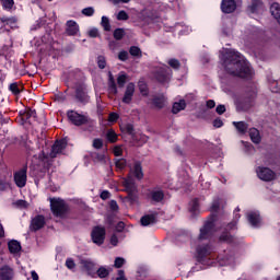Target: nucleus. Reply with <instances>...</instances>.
<instances>
[{"instance_id": "obj_52", "label": "nucleus", "mask_w": 280, "mask_h": 280, "mask_svg": "<svg viewBox=\"0 0 280 280\" xmlns=\"http://www.w3.org/2000/svg\"><path fill=\"white\" fill-rule=\"evenodd\" d=\"M82 14L84 16H93V14H95V9H93V7H88V8H84L82 10Z\"/></svg>"}, {"instance_id": "obj_4", "label": "nucleus", "mask_w": 280, "mask_h": 280, "mask_svg": "<svg viewBox=\"0 0 280 280\" xmlns=\"http://www.w3.org/2000/svg\"><path fill=\"white\" fill-rule=\"evenodd\" d=\"M50 202V211L56 218H66L69 213V205L65 199L54 197L49 199Z\"/></svg>"}, {"instance_id": "obj_44", "label": "nucleus", "mask_w": 280, "mask_h": 280, "mask_svg": "<svg viewBox=\"0 0 280 280\" xmlns=\"http://www.w3.org/2000/svg\"><path fill=\"white\" fill-rule=\"evenodd\" d=\"M80 34V26L75 21H71V36H78Z\"/></svg>"}, {"instance_id": "obj_33", "label": "nucleus", "mask_w": 280, "mask_h": 280, "mask_svg": "<svg viewBox=\"0 0 280 280\" xmlns=\"http://www.w3.org/2000/svg\"><path fill=\"white\" fill-rule=\"evenodd\" d=\"M110 275V271L106 269V267L101 266L100 268H96V279H106Z\"/></svg>"}, {"instance_id": "obj_28", "label": "nucleus", "mask_w": 280, "mask_h": 280, "mask_svg": "<svg viewBox=\"0 0 280 280\" xmlns=\"http://www.w3.org/2000/svg\"><path fill=\"white\" fill-rule=\"evenodd\" d=\"M233 126L240 135H246L248 132V124L246 121H233Z\"/></svg>"}, {"instance_id": "obj_26", "label": "nucleus", "mask_w": 280, "mask_h": 280, "mask_svg": "<svg viewBox=\"0 0 280 280\" xmlns=\"http://www.w3.org/2000/svg\"><path fill=\"white\" fill-rule=\"evenodd\" d=\"M247 220L252 226H259V222H261V217L257 212H249L247 214Z\"/></svg>"}, {"instance_id": "obj_13", "label": "nucleus", "mask_w": 280, "mask_h": 280, "mask_svg": "<svg viewBox=\"0 0 280 280\" xmlns=\"http://www.w3.org/2000/svg\"><path fill=\"white\" fill-rule=\"evenodd\" d=\"M68 143H69V138L57 140L51 147V151L49 153L50 159H56L58 154H65V150H67Z\"/></svg>"}, {"instance_id": "obj_11", "label": "nucleus", "mask_w": 280, "mask_h": 280, "mask_svg": "<svg viewBox=\"0 0 280 280\" xmlns=\"http://www.w3.org/2000/svg\"><path fill=\"white\" fill-rule=\"evenodd\" d=\"M91 240L96 246H102L106 240V229L100 225L94 226L91 232Z\"/></svg>"}, {"instance_id": "obj_25", "label": "nucleus", "mask_w": 280, "mask_h": 280, "mask_svg": "<svg viewBox=\"0 0 280 280\" xmlns=\"http://www.w3.org/2000/svg\"><path fill=\"white\" fill-rule=\"evenodd\" d=\"M151 104L153 108H156L158 110H163L165 108V98L163 96H153L151 100Z\"/></svg>"}, {"instance_id": "obj_29", "label": "nucleus", "mask_w": 280, "mask_h": 280, "mask_svg": "<svg viewBox=\"0 0 280 280\" xmlns=\"http://www.w3.org/2000/svg\"><path fill=\"white\" fill-rule=\"evenodd\" d=\"M189 211L191 212L192 217L198 215L200 211V202L198 201V198H195L189 203Z\"/></svg>"}, {"instance_id": "obj_2", "label": "nucleus", "mask_w": 280, "mask_h": 280, "mask_svg": "<svg viewBox=\"0 0 280 280\" xmlns=\"http://www.w3.org/2000/svg\"><path fill=\"white\" fill-rule=\"evenodd\" d=\"M211 244L198 245L196 248V261L202 266H213L215 260L211 259Z\"/></svg>"}, {"instance_id": "obj_36", "label": "nucleus", "mask_w": 280, "mask_h": 280, "mask_svg": "<svg viewBox=\"0 0 280 280\" xmlns=\"http://www.w3.org/2000/svg\"><path fill=\"white\" fill-rule=\"evenodd\" d=\"M91 159L94 163H104L106 155H104V153L93 152L91 153Z\"/></svg>"}, {"instance_id": "obj_17", "label": "nucleus", "mask_w": 280, "mask_h": 280, "mask_svg": "<svg viewBox=\"0 0 280 280\" xmlns=\"http://www.w3.org/2000/svg\"><path fill=\"white\" fill-rule=\"evenodd\" d=\"M89 121H91L89 116L71 110V124H73V126H85Z\"/></svg>"}, {"instance_id": "obj_7", "label": "nucleus", "mask_w": 280, "mask_h": 280, "mask_svg": "<svg viewBox=\"0 0 280 280\" xmlns=\"http://www.w3.org/2000/svg\"><path fill=\"white\" fill-rule=\"evenodd\" d=\"M145 199L151 205H163L165 200V190L161 186L147 189Z\"/></svg>"}, {"instance_id": "obj_3", "label": "nucleus", "mask_w": 280, "mask_h": 280, "mask_svg": "<svg viewBox=\"0 0 280 280\" xmlns=\"http://www.w3.org/2000/svg\"><path fill=\"white\" fill-rule=\"evenodd\" d=\"M218 221L217 214H210L208 220L199 230L198 240L202 242L203 240H211L215 233V222Z\"/></svg>"}, {"instance_id": "obj_39", "label": "nucleus", "mask_w": 280, "mask_h": 280, "mask_svg": "<svg viewBox=\"0 0 280 280\" xmlns=\"http://www.w3.org/2000/svg\"><path fill=\"white\" fill-rule=\"evenodd\" d=\"M115 167L116 170H119L121 172L126 170V167H128V162L126 161V159H118L115 161Z\"/></svg>"}, {"instance_id": "obj_22", "label": "nucleus", "mask_w": 280, "mask_h": 280, "mask_svg": "<svg viewBox=\"0 0 280 280\" xmlns=\"http://www.w3.org/2000/svg\"><path fill=\"white\" fill-rule=\"evenodd\" d=\"M14 279V269L10 266H3L0 268V280H12Z\"/></svg>"}, {"instance_id": "obj_50", "label": "nucleus", "mask_w": 280, "mask_h": 280, "mask_svg": "<svg viewBox=\"0 0 280 280\" xmlns=\"http://www.w3.org/2000/svg\"><path fill=\"white\" fill-rule=\"evenodd\" d=\"M4 10H12L14 8V0H2Z\"/></svg>"}, {"instance_id": "obj_14", "label": "nucleus", "mask_w": 280, "mask_h": 280, "mask_svg": "<svg viewBox=\"0 0 280 280\" xmlns=\"http://www.w3.org/2000/svg\"><path fill=\"white\" fill-rule=\"evenodd\" d=\"M128 167L130 168L129 174L127 176H130L132 178V176L136 177V180H143V166L141 165V162L136 161L132 165L128 164Z\"/></svg>"}, {"instance_id": "obj_35", "label": "nucleus", "mask_w": 280, "mask_h": 280, "mask_svg": "<svg viewBox=\"0 0 280 280\" xmlns=\"http://www.w3.org/2000/svg\"><path fill=\"white\" fill-rule=\"evenodd\" d=\"M101 27H103L104 32H110L112 31L110 20L108 19V16H106V15L102 16Z\"/></svg>"}, {"instance_id": "obj_34", "label": "nucleus", "mask_w": 280, "mask_h": 280, "mask_svg": "<svg viewBox=\"0 0 280 280\" xmlns=\"http://www.w3.org/2000/svg\"><path fill=\"white\" fill-rule=\"evenodd\" d=\"M108 84H109V91H112L114 95H117L118 93L117 83L115 82V77H113L112 72H109V75H108Z\"/></svg>"}, {"instance_id": "obj_8", "label": "nucleus", "mask_w": 280, "mask_h": 280, "mask_svg": "<svg viewBox=\"0 0 280 280\" xmlns=\"http://www.w3.org/2000/svg\"><path fill=\"white\" fill-rule=\"evenodd\" d=\"M74 101L81 106H86L91 102V96H89V90H86V84L84 82L78 83L74 88Z\"/></svg>"}, {"instance_id": "obj_43", "label": "nucleus", "mask_w": 280, "mask_h": 280, "mask_svg": "<svg viewBox=\"0 0 280 280\" xmlns=\"http://www.w3.org/2000/svg\"><path fill=\"white\" fill-rule=\"evenodd\" d=\"M92 145L95 150H102L104 148V140L101 138H95Z\"/></svg>"}, {"instance_id": "obj_55", "label": "nucleus", "mask_w": 280, "mask_h": 280, "mask_svg": "<svg viewBox=\"0 0 280 280\" xmlns=\"http://www.w3.org/2000/svg\"><path fill=\"white\" fill-rule=\"evenodd\" d=\"M116 280H128V278H126V271H124V269H119L117 271Z\"/></svg>"}, {"instance_id": "obj_59", "label": "nucleus", "mask_w": 280, "mask_h": 280, "mask_svg": "<svg viewBox=\"0 0 280 280\" xmlns=\"http://www.w3.org/2000/svg\"><path fill=\"white\" fill-rule=\"evenodd\" d=\"M15 205H16V207H20V209H27V207H28V203L25 200H18L15 202Z\"/></svg>"}, {"instance_id": "obj_42", "label": "nucleus", "mask_w": 280, "mask_h": 280, "mask_svg": "<svg viewBox=\"0 0 280 280\" xmlns=\"http://www.w3.org/2000/svg\"><path fill=\"white\" fill-rule=\"evenodd\" d=\"M9 91H11L13 95H20L22 90L19 88V83H11L9 85Z\"/></svg>"}, {"instance_id": "obj_38", "label": "nucleus", "mask_w": 280, "mask_h": 280, "mask_svg": "<svg viewBox=\"0 0 280 280\" xmlns=\"http://www.w3.org/2000/svg\"><path fill=\"white\" fill-rule=\"evenodd\" d=\"M121 132H126V135H129L130 137H135V125L127 124L121 127Z\"/></svg>"}, {"instance_id": "obj_12", "label": "nucleus", "mask_w": 280, "mask_h": 280, "mask_svg": "<svg viewBox=\"0 0 280 280\" xmlns=\"http://www.w3.org/2000/svg\"><path fill=\"white\" fill-rule=\"evenodd\" d=\"M256 174L260 180L265 183H272L277 178V173L266 166L256 167Z\"/></svg>"}, {"instance_id": "obj_21", "label": "nucleus", "mask_w": 280, "mask_h": 280, "mask_svg": "<svg viewBox=\"0 0 280 280\" xmlns=\"http://www.w3.org/2000/svg\"><path fill=\"white\" fill-rule=\"evenodd\" d=\"M133 96H135V83L130 82L127 84V88L122 97V103L130 104L132 102Z\"/></svg>"}, {"instance_id": "obj_61", "label": "nucleus", "mask_w": 280, "mask_h": 280, "mask_svg": "<svg viewBox=\"0 0 280 280\" xmlns=\"http://www.w3.org/2000/svg\"><path fill=\"white\" fill-rule=\"evenodd\" d=\"M113 36H126V31L124 28H116Z\"/></svg>"}, {"instance_id": "obj_54", "label": "nucleus", "mask_w": 280, "mask_h": 280, "mask_svg": "<svg viewBox=\"0 0 280 280\" xmlns=\"http://www.w3.org/2000/svg\"><path fill=\"white\" fill-rule=\"evenodd\" d=\"M26 119H32V117L36 118V109L28 108L25 112Z\"/></svg>"}, {"instance_id": "obj_64", "label": "nucleus", "mask_w": 280, "mask_h": 280, "mask_svg": "<svg viewBox=\"0 0 280 280\" xmlns=\"http://www.w3.org/2000/svg\"><path fill=\"white\" fill-rule=\"evenodd\" d=\"M56 100H57V102L62 103L67 100V94L59 93L56 95Z\"/></svg>"}, {"instance_id": "obj_15", "label": "nucleus", "mask_w": 280, "mask_h": 280, "mask_svg": "<svg viewBox=\"0 0 280 280\" xmlns=\"http://www.w3.org/2000/svg\"><path fill=\"white\" fill-rule=\"evenodd\" d=\"M14 183L16 187H20V189H23V187L27 185V167L14 173Z\"/></svg>"}, {"instance_id": "obj_16", "label": "nucleus", "mask_w": 280, "mask_h": 280, "mask_svg": "<svg viewBox=\"0 0 280 280\" xmlns=\"http://www.w3.org/2000/svg\"><path fill=\"white\" fill-rule=\"evenodd\" d=\"M81 264L88 277H91L92 279H96L97 264H95L92 260H82Z\"/></svg>"}, {"instance_id": "obj_58", "label": "nucleus", "mask_w": 280, "mask_h": 280, "mask_svg": "<svg viewBox=\"0 0 280 280\" xmlns=\"http://www.w3.org/2000/svg\"><path fill=\"white\" fill-rule=\"evenodd\" d=\"M109 209L112 211H119V205H117L116 200H110L109 201Z\"/></svg>"}, {"instance_id": "obj_37", "label": "nucleus", "mask_w": 280, "mask_h": 280, "mask_svg": "<svg viewBox=\"0 0 280 280\" xmlns=\"http://www.w3.org/2000/svg\"><path fill=\"white\" fill-rule=\"evenodd\" d=\"M126 82H128V74L121 72L117 78L119 89H124V86H126Z\"/></svg>"}, {"instance_id": "obj_5", "label": "nucleus", "mask_w": 280, "mask_h": 280, "mask_svg": "<svg viewBox=\"0 0 280 280\" xmlns=\"http://www.w3.org/2000/svg\"><path fill=\"white\" fill-rule=\"evenodd\" d=\"M122 185L125 187V191H127V200L130 202V205H135V202L139 201V188L137 187V183L135 182V178H131L130 175L127 176Z\"/></svg>"}, {"instance_id": "obj_31", "label": "nucleus", "mask_w": 280, "mask_h": 280, "mask_svg": "<svg viewBox=\"0 0 280 280\" xmlns=\"http://www.w3.org/2000/svg\"><path fill=\"white\" fill-rule=\"evenodd\" d=\"M138 88L142 97H148V95H150V89L148 88V83H145L144 81H139Z\"/></svg>"}, {"instance_id": "obj_20", "label": "nucleus", "mask_w": 280, "mask_h": 280, "mask_svg": "<svg viewBox=\"0 0 280 280\" xmlns=\"http://www.w3.org/2000/svg\"><path fill=\"white\" fill-rule=\"evenodd\" d=\"M45 226V217L44 215H36L34 219L31 221L30 229L31 231H40Z\"/></svg>"}, {"instance_id": "obj_24", "label": "nucleus", "mask_w": 280, "mask_h": 280, "mask_svg": "<svg viewBox=\"0 0 280 280\" xmlns=\"http://www.w3.org/2000/svg\"><path fill=\"white\" fill-rule=\"evenodd\" d=\"M248 135L253 143H256V145L261 143V133H259V130L257 128H250L248 130Z\"/></svg>"}, {"instance_id": "obj_1", "label": "nucleus", "mask_w": 280, "mask_h": 280, "mask_svg": "<svg viewBox=\"0 0 280 280\" xmlns=\"http://www.w3.org/2000/svg\"><path fill=\"white\" fill-rule=\"evenodd\" d=\"M222 67L232 78H238L240 80H253L255 78V69L250 61L242 55V52L233 49H228L221 55Z\"/></svg>"}, {"instance_id": "obj_47", "label": "nucleus", "mask_w": 280, "mask_h": 280, "mask_svg": "<svg viewBox=\"0 0 280 280\" xmlns=\"http://www.w3.org/2000/svg\"><path fill=\"white\" fill-rule=\"evenodd\" d=\"M168 66L172 69L178 70V69H180V61H178V59L172 58L168 60Z\"/></svg>"}, {"instance_id": "obj_23", "label": "nucleus", "mask_w": 280, "mask_h": 280, "mask_svg": "<svg viewBox=\"0 0 280 280\" xmlns=\"http://www.w3.org/2000/svg\"><path fill=\"white\" fill-rule=\"evenodd\" d=\"M156 214H144L140 219L141 226H150V224H156Z\"/></svg>"}, {"instance_id": "obj_41", "label": "nucleus", "mask_w": 280, "mask_h": 280, "mask_svg": "<svg viewBox=\"0 0 280 280\" xmlns=\"http://www.w3.org/2000/svg\"><path fill=\"white\" fill-rule=\"evenodd\" d=\"M129 54L133 58H141V56H142L141 48H139V46H131L129 48Z\"/></svg>"}, {"instance_id": "obj_9", "label": "nucleus", "mask_w": 280, "mask_h": 280, "mask_svg": "<svg viewBox=\"0 0 280 280\" xmlns=\"http://www.w3.org/2000/svg\"><path fill=\"white\" fill-rule=\"evenodd\" d=\"M231 231H237V221H231L226 224L219 236V242H223L224 244H235V236L231 234Z\"/></svg>"}, {"instance_id": "obj_60", "label": "nucleus", "mask_w": 280, "mask_h": 280, "mask_svg": "<svg viewBox=\"0 0 280 280\" xmlns=\"http://www.w3.org/2000/svg\"><path fill=\"white\" fill-rule=\"evenodd\" d=\"M214 128H222V126H224V122L222 121V119L220 118H215L212 122Z\"/></svg>"}, {"instance_id": "obj_10", "label": "nucleus", "mask_w": 280, "mask_h": 280, "mask_svg": "<svg viewBox=\"0 0 280 280\" xmlns=\"http://www.w3.org/2000/svg\"><path fill=\"white\" fill-rule=\"evenodd\" d=\"M152 75L154 80H156V82H159L160 84H165L166 82H170L172 69H170V67L167 66L160 67L152 72Z\"/></svg>"}, {"instance_id": "obj_51", "label": "nucleus", "mask_w": 280, "mask_h": 280, "mask_svg": "<svg viewBox=\"0 0 280 280\" xmlns=\"http://www.w3.org/2000/svg\"><path fill=\"white\" fill-rule=\"evenodd\" d=\"M128 58H130V56L128 55L127 50L119 51L118 60H120L121 62H126V60H128Z\"/></svg>"}, {"instance_id": "obj_32", "label": "nucleus", "mask_w": 280, "mask_h": 280, "mask_svg": "<svg viewBox=\"0 0 280 280\" xmlns=\"http://www.w3.org/2000/svg\"><path fill=\"white\" fill-rule=\"evenodd\" d=\"M8 246L10 253H12L13 255L21 252V243H19L18 241H10Z\"/></svg>"}, {"instance_id": "obj_40", "label": "nucleus", "mask_w": 280, "mask_h": 280, "mask_svg": "<svg viewBox=\"0 0 280 280\" xmlns=\"http://www.w3.org/2000/svg\"><path fill=\"white\" fill-rule=\"evenodd\" d=\"M106 139L109 143H117V133L115 132V130L109 129L106 133Z\"/></svg>"}, {"instance_id": "obj_45", "label": "nucleus", "mask_w": 280, "mask_h": 280, "mask_svg": "<svg viewBox=\"0 0 280 280\" xmlns=\"http://www.w3.org/2000/svg\"><path fill=\"white\" fill-rule=\"evenodd\" d=\"M126 259L122 257H116L114 261V268H124Z\"/></svg>"}, {"instance_id": "obj_53", "label": "nucleus", "mask_w": 280, "mask_h": 280, "mask_svg": "<svg viewBox=\"0 0 280 280\" xmlns=\"http://www.w3.org/2000/svg\"><path fill=\"white\" fill-rule=\"evenodd\" d=\"M129 16L128 13L124 10L119 11L117 14V20L118 21H128Z\"/></svg>"}, {"instance_id": "obj_57", "label": "nucleus", "mask_w": 280, "mask_h": 280, "mask_svg": "<svg viewBox=\"0 0 280 280\" xmlns=\"http://www.w3.org/2000/svg\"><path fill=\"white\" fill-rule=\"evenodd\" d=\"M125 229H126V223H124V221H119L116 225L117 233H122Z\"/></svg>"}, {"instance_id": "obj_18", "label": "nucleus", "mask_w": 280, "mask_h": 280, "mask_svg": "<svg viewBox=\"0 0 280 280\" xmlns=\"http://www.w3.org/2000/svg\"><path fill=\"white\" fill-rule=\"evenodd\" d=\"M237 10V2L235 0H222L221 1V11L223 14H233Z\"/></svg>"}, {"instance_id": "obj_62", "label": "nucleus", "mask_w": 280, "mask_h": 280, "mask_svg": "<svg viewBox=\"0 0 280 280\" xmlns=\"http://www.w3.org/2000/svg\"><path fill=\"white\" fill-rule=\"evenodd\" d=\"M110 244L112 246H117L119 244V238L117 237V234H113L110 236Z\"/></svg>"}, {"instance_id": "obj_49", "label": "nucleus", "mask_w": 280, "mask_h": 280, "mask_svg": "<svg viewBox=\"0 0 280 280\" xmlns=\"http://www.w3.org/2000/svg\"><path fill=\"white\" fill-rule=\"evenodd\" d=\"M97 66H98V69H106V57L98 56L97 57Z\"/></svg>"}, {"instance_id": "obj_48", "label": "nucleus", "mask_w": 280, "mask_h": 280, "mask_svg": "<svg viewBox=\"0 0 280 280\" xmlns=\"http://www.w3.org/2000/svg\"><path fill=\"white\" fill-rule=\"evenodd\" d=\"M210 211H211V215H218L217 213L220 211V202L219 201L212 202Z\"/></svg>"}, {"instance_id": "obj_27", "label": "nucleus", "mask_w": 280, "mask_h": 280, "mask_svg": "<svg viewBox=\"0 0 280 280\" xmlns=\"http://www.w3.org/2000/svg\"><path fill=\"white\" fill-rule=\"evenodd\" d=\"M187 108V103L185 100H180L179 102H175L172 107V113L173 115H178L180 110H185Z\"/></svg>"}, {"instance_id": "obj_63", "label": "nucleus", "mask_w": 280, "mask_h": 280, "mask_svg": "<svg viewBox=\"0 0 280 280\" xmlns=\"http://www.w3.org/2000/svg\"><path fill=\"white\" fill-rule=\"evenodd\" d=\"M101 199L102 200H108V198H110V191H108V190H103L102 192H101Z\"/></svg>"}, {"instance_id": "obj_6", "label": "nucleus", "mask_w": 280, "mask_h": 280, "mask_svg": "<svg viewBox=\"0 0 280 280\" xmlns=\"http://www.w3.org/2000/svg\"><path fill=\"white\" fill-rule=\"evenodd\" d=\"M255 97L257 95L254 92L247 93L236 101V110L238 113H246L255 106Z\"/></svg>"}, {"instance_id": "obj_19", "label": "nucleus", "mask_w": 280, "mask_h": 280, "mask_svg": "<svg viewBox=\"0 0 280 280\" xmlns=\"http://www.w3.org/2000/svg\"><path fill=\"white\" fill-rule=\"evenodd\" d=\"M266 7L261 0H253L252 3L247 7V12L250 14H261Z\"/></svg>"}, {"instance_id": "obj_46", "label": "nucleus", "mask_w": 280, "mask_h": 280, "mask_svg": "<svg viewBox=\"0 0 280 280\" xmlns=\"http://www.w3.org/2000/svg\"><path fill=\"white\" fill-rule=\"evenodd\" d=\"M107 121H109V124H117V121H119V114L115 112L109 113Z\"/></svg>"}, {"instance_id": "obj_30", "label": "nucleus", "mask_w": 280, "mask_h": 280, "mask_svg": "<svg viewBox=\"0 0 280 280\" xmlns=\"http://www.w3.org/2000/svg\"><path fill=\"white\" fill-rule=\"evenodd\" d=\"M121 38H124V36H115L113 40H109L108 46L112 51H115L116 49H119V47L122 46Z\"/></svg>"}, {"instance_id": "obj_56", "label": "nucleus", "mask_w": 280, "mask_h": 280, "mask_svg": "<svg viewBox=\"0 0 280 280\" xmlns=\"http://www.w3.org/2000/svg\"><path fill=\"white\" fill-rule=\"evenodd\" d=\"M215 113L218 115H224L226 113V106L218 105L217 108H215Z\"/></svg>"}]
</instances>
